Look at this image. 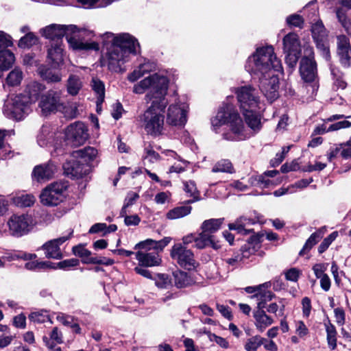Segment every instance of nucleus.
Here are the masks:
<instances>
[{
	"instance_id": "1",
	"label": "nucleus",
	"mask_w": 351,
	"mask_h": 351,
	"mask_svg": "<svg viewBox=\"0 0 351 351\" xmlns=\"http://www.w3.org/2000/svg\"><path fill=\"white\" fill-rule=\"evenodd\" d=\"M236 94L249 130L245 128L242 119L231 105L227 104L219 108L211 119L212 126L216 132L220 126L226 125L228 130L223 134V138L232 141H243L258 132L262 128L261 111L264 109L257 90L252 86L238 88Z\"/></svg>"
},
{
	"instance_id": "2",
	"label": "nucleus",
	"mask_w": 351,
	"mask_h": 351,
	"mask_svg": "<svg viewBox=\"0 0 351 351\" xmlns=\"http://www.w3.org/2000/svg\"><path fill=\"white\" fill-rule=\"evenodd\" d=\"M40 34L45 38L50 40V43L56 40H62L66 36V40L73 49L75 50H99V45L96 42H84L81 40L83 36L91 34L85 29H80L75 25H62L51 24L40 29Z\"/></svg>"
},
{
	"instance_id": "3",
	"label": "nucleus",
	"mask_w": 351,
	"mask_h": 351,
	"mask_svg": "<svg viewBox=\"0 0 351 351\" xmlns=\"http://www.w3.org/2000/svg\"><path fill=\"white\" fill-rule=\"evenodd\" d=\"M107 35L113 37V42L110 47L107 56L108 64L111 69L117 71L121 64L128 61L130 53H136V48L139 47L137 40L128 34H123L114 37V34Z\"/></svg>"
},
{
	"instance_id": "4",
	"label": "nucleus",
	"mask_w": 351,
	"mask_h": 351,
	"mask_svg": "<svg viewBox=\"0 0 351 351\" xmlns=\"http://www.w3.org/2000/svg\"><path fill=\"white\" fill-rule=\"evenodd\" d=\"M247 63L251 72L261 76L272 73V71H282L281 61L271 45L257 48L248 58Z\"/></svg>"
},
{
	"instance_id": "5",
	"label": "nucleus",
	"mask_w": 351,
	"mask_h": 351,
	"mask_svg": "<svg viewBox=\"0 0 351 351\" xmlns=\"http://www.w3.org/2000/svg\"><path fill=\"white\" fill-rule=\"evenodd\" d=\"M168 105L167 98L154 100L140 117L142 127L148 135L154 137L162 134L165 124V110Z\"/></svg>"
},
{
	"instance_id": "6",
	"label": "nucleus",
	"mask_w": 351,
	"mask_h": 351,
	"mask_svg": "<svg viewBox=\"0 0 351 351\" xmlns=\"http://www.w3.org/2000/svg\"><path fill=\"white\" fill-rule=\"evenodd\" d=\"M169 80L165 76L154 74L134 84L133 92L136 94H143L149 89L145 95V99L152 102L154 100L166 98Z\"/></svg>"
},
{
	"instance_id": "7",
	"label": "nucleus",
	"mask_w": 351,
	"mask_h": 351,
	"mask_svg": "<svg viewBox=\"0 0 351 351\" xmlns=\"http://www.w3.org/2000/svg\"><path fill=\"white\" fill-rule=\"evenodd\" d=\"M223 220V218H219L204 221L200 226L201 232L195 240V247L198 249H204L208 246L215 250L220 248L221 245L215 240L214 234L221 228Z\"/></svg>"
},
{
	"instance_id": "8",
	"label": "nucleus",
	"mask_w": 351,
	"mask_h": 351,
	"mask_svg": "<svg viewBox=\"0 0 351 351\" xmlns=\"http://www.w3.org/2000/svg\"><path fill=\"white\" fill-rule=\"evenodd\" d=\"M28 110L27 98L22 95H17L6 99L3 112L8 118L19 121L27 114Z\"/></svg>"
},
{
	"instance_id": "9",
	"label": "nucleus",
	"mask_w": 351,
	"mask_h": 351,
	"mask_svg": "<svg viewBox=\"0 0 351 351\" xmlns=\"http://www.w3.org/2000/svg\"><path fill=\"white\" fill-rule=\"evenodd\" d=\"M68 185L66 182H56L44 189L40 195V202L45 206H57L64 198Z\"/></svg>"
},
{
	"instance_id": "10",
	"label": "nucleus",
	"mask_w": 351,
	"mask_h": 351,
	"mask_svg": "<svg viewBox=\"0 0 351 351\" xmlns=\"http://www.w3.org/2000/svg\"><path fill=\"white\" fill-rule=\"evenodd\" d=\"M7 225L10 235L21 237L30 232L32 219L28 215H13L8 220Z\"/></svg>"
},
{
	"instance_id": "11",
	"label": "nucleus",
	"mask_w": 351,
	"mask_h": 351,
	"mask_svg": "<svg viewBox=\"0 0 351 351\" xmlns=\"http://www.w3.org/2000/svg\"><path fill=\"white\" fill-rule=\"evenodd\" d=\"M88 128L82 122H75L65 130V138L68 144L78 147L85 143L88 138Z\"/></svg>"
},
{
	"instance_id": "12",
	"label": "nucleus",
	"mask_w": 351,
	"mask_h": 351,
	"mask_svg": "<svg viewBox=\"0 0 351 351\" xmlns=\"http://www.w3.org/2000/svg\"><path fill=\"white\" fill-rule=\"evenodd\" d=\"M313 38L317 49L327 61L330 59V53L328 43V33L321 21H317L311 27Z\"/></svg>"
},
{
	"instance_id": "13",
	"label": "nucleus",
	"mask_w": 351,
	"mask_h": 351,
	"mask_svg": "<svg viewBox=\"0 0 351 351\" xmlns=\"http://www.w3.org/2000/svg\"><path fill=\"white\" fill-rule=\"evenodd\" d=\"M189 106L184 102L176 101L169 105L167 113V123L171 125L182 127L187 121Z\"/></svg>"
},
{
	"instance_id": "14",
	"label": "nucleus",
	"mask_w": 351,
	"mask_h": 351,
	"mask_svg": "<svg viewBox=\"0 0 351 351\" xmlns=\"http://www.w3.org/2000/svg\"><path fill=\"white\" fill-rule=\"evenodd\" d=\"M171 258L182 267L191 270L195 267L196 261L191 250L180 243L175 244L171 250Z\"/></svg>"
},
{
	"instance_id": "15",
	"label": "nucleus",
	"mask_w": 351,
	"mask_h": 351,
	"mask_svg": "<svg viewBox=\"0 0 351 351\" xmlns=\"http://www.w3.org/2000/svg\"><path fill=\"white\" fill-rule=\"evenodd\" d=\"M60 90H49L40 97L39 107L43 114H47L60 110L63 106Z\"/></svg>"
},
{
	"instance_id": "16",
	"label": "nucleus",
	"mask_w": 351,
	"mask_h": 351,
	"mask_svg": "<svg viewBox=\"0 0 351 351\" xmlns=\"http://www.w3.org/2000/svg\"><path fill=\"white\" fill-rule=\"evenodd\" d=\"M259 87L265 97L272 102L278 97L279 80L273 73L259 77Z\"/></svg>"
},
{
	"instance_id": "17",
	"label": "nucleus",
	"mask_w": 351,
	"mask_h": 351,
	"mask_svg": "<svg viewBox=\"0 0 351 351\" xmlns=\"http://www.w3.org/2000/svg\"><path fill=\"white\" fill-rule=\"evenodd\" d=\"M73 230L68 236H63L58 239L50 240L43 244L41 248L45 251V257L47 258L61 259L63 256L60 245L67 241L72 235Z\"/></svg>"
},
{
	"instance_id": "18",
	"label": "nucleus",
	"mask_w": 351,
	"mask_h": 351,
	"mask_svg": "<svg viewBox=\"0 0 351 351\" xmlns=\"http://www.w3.org/2000/svg\"><path fill=\"white\" fill-rule=\"evenodd\" d=\"M64 173L72 178L79 179L87 175L89 167L84 161L73 160L63 165Z\"/></svg>"
},
{
	"instance_id": "19",
	"label": "nucleus",
	"mask_w": 351,
	"mask_h": 351,
	"mask_svg": "<svg viewBox=\"0 0 351 351\" xmlns=\"http://www.w3.org/2000/svg\"><path fill=\"white\" fill-rule=\"evenodd\" d=\"M300 72L305 82H311L314 81L317 76L315 61L310 58H302L300 62Z\"/></svg>"
},
{
	"instance_id": "20",
	"label": "nucleus",
	"mask_w": 351,
	"mask_h": 351,
	"mask_svg": "<svg viewBox=\"0 0 351 351\" xmlns=\"http://www.w3.org/2000/svg\"><path fill=\"white\" fill-rule=\"evenodd\" d=\"M136 258L139 263V265L143 267L159 266L162 260L158 252H147L140 250L136 253Z\"/></svg>"
},
{
	"instance_id": "21",
	"label": "nucleus",
	"mask_w": 351,
	"mask_h": 351,
	"mask_svg": "<svg viewBox=\"0 0 351 351\" xmlns=\"http://www.w3.org/2000/svg\"><path fill=\"white\" fill-rule=\"evenodd\" d=\"M56 171V167L53 163H47L36 166L33 170L34 179L38 182H45L53 178Z\"/></svg>"
},
{
	"instance_id": "22",
	"label": "nucleus",
	"mask_w": 351,
	"mask_h": 351,
	"mask_svg": "<svg viewBox=\"0 0 351 351\" xmlns=\"http://www.w3.org/2000/svg\"><path fill=\"white\" fill-rule=\"evenodd\" d=\"M171 241V238L169 237H165L160 241L148 239L137 243L134 246V249H140L143 251H147L153 249L158 252H161L170 243Z\"/></svg>"
},
{
	"instance_id": "23",
	"label": "nucleus",
	"mask_w": 351,
	"mask_h": 351,
	"mask_svg": "<svg viewBox=\"0 0 351 351\" xmlns=\"http://www.w3.org/2000/svg\"><path fill=\"white\" fill-rule=\"evenodd\" d=\"M48 60L53 66L59 65L63 60L62 40L50 43L47 53Z\"/></svg>"
},
{
	"instance_id": "24",
	"label": "nucleus",
	"mask_w": 351,
	"mask_h": 351,
	"mask_svg": "<svg viewBox=\"0 0 351 351\" xmlns=\"http://www.w3.org/2000/svg\"><path fill=\"white\" fill-rule=\"evenodd\" d=\"M45 90V85L36 81H32L27 84L25 93L30 102H36Z\"/></svg>"
},
{
	"instance_id": "25",
	"label": "nucleus",
	"mask_w": 351,
	"mask_h": 351,
	"mask_svg": "<svg viewBox=\"0 0 351 351\" xmlns=\"http://www.w3.org/2000/svg\"><path fill=\"white\" fill-rule=\"evenodd\" d=\"M255 326L260 332H263L266 328L274 323V319L266 314L263 309H258L254 312Z\"/></svg>"
},
{
	"instance_id": "26",
	"label": "nucleus",
	"mask_w": 351,
	"mask_h": 351,
	"mask_svg": "<svg viewBox=\"0 0 351 351\" xmlns=\"http://www.w3.org/2000/svg\"><path fill=\"white\" fill-rule=\"evenodd\" d=\"M285 51H301L298 36L295 33H289L283 38Z\"/></svg>"
},
{
	"instance_id": "27",
	"label": "nucleus",
	"mask_w": 351,
	"mask_h": 351,
	"mask_svg": "<svg viewBox=\"0 0 351 351\" xmlns=\"http://www.w3.org/2000/svg\"><path fill=\"white\" fill-rule=\"evenodd\" d=\"M43 339L46 346L49 349H53L56 344H60L63 342L62 334L57 327L53 328L49 334V338L45 336Z\"/></svg>"
},
{
	"instance_id": "28",
	"label": "nucleus",
	"mask_w": 351,
	"mask_h": 351,
	"mask_svg": "<svg viewBox=\"0 0 351 351\" xmlns=\"http://www.w3.org/2000/svg\"><path fill=\"white\" fill-rule=\"evenodd\" d=\"M254 223V221L245 217H240L238 218L234 223H231L228 224V228L230 230H236L239 232H243L245 234H249L251 230L245 228V226L250 224Z\"/></svg>"
},
{
	"instance_id": "29",
	"label": "nucleus",
	"mask_w": 351,
	"mask_h": 351,
	"mask_svg": "<svg viewBox=\"0 0 351 351\" xmlns=\"http://www.w3.org/2000/svg\"><path fill=\"white\" fill-rule=\"evenodd\" d=\"M325 228H320L318 231L313 233L306 241L303 248L300 252V255H304L306 252L309 251L322 238Z\"/></svg>"
},
{
	"instance_id": "30",
	"label": "nucleus",
	"mask_w": 351,
	"mask_h": 351,
	"mask_svg": "<svg viewBox=\"0 0 351 351\" xmlns=\"http://www.w3.org/2000/svg\"><path fill=\"white\" fill-rule=\"evenodd\" d=\"M15 61L14 53L8 50L0 51V68L2 70H7L12 66Z\"/></svg>"
},
{
	"instance_id": "31",
	"label": "nucleus",
	"mask_w": 351,
	"mask_h": 351,
	"mask_svg": "<svg viewBox=\"0 0 351 351\" xmlns=\"http://www.w3.org/2000/svg\"><path fill=\"white\" fill-rule=\"evenodd\" d=\"M253 298H256L258 300L257 304L258 309H263L266 307L267 302L275 298V294L270 291H263L261 289L253 295Z\"/></svg>"
},
{
	"instance_id": "32",
	"label": "nucleus",
	"mask_w": 351,
	"mask_h": 351,
	"mask_svg": "<svg viewBox=\"0 0 351 351\" xmlns=\"http://www.w3.org/2000/svg\"><path fill=\"white\" fill-rule=\"evenodd\" d=\"M192 207L190 206H182L170 210L167 213V218L171 220L184 217L191 213Z\"/></svg>"
},
{
	"instance_id": "33",
	"label": "nucleus",
	"mask_w": 351,
	"mask_h": 351,
	"mask_svg": "<svg viewBox=\"0 0 351 351\" xmlns=\"http://www.w3.org/2000/svg\"><path fill=\"white\" fill-rule=\"evenodd\" d=\"M67 91L71 95H76L82 87L80 78L75 75H71L67 80Z\"/></svg>"
},
{
	"instance_id": "34",
	"label": "nucleus",
	"mask_w": 351,
	"mask_h": 351,
	"mask_svg": "<svg viewBox=\"0 0 351 351\" xmlns=\"http://www.w3.org/2000/svg\"><path fill=\"white\" fill-rule=\"evenodd\" d=\"M5 131L0 130V159L5 160L12 157L10 145L5 141Z\"/></svg>"
},
{
	"instance_id": "35",
	"label": "nucleus",
	"mask_w": 351,
	"mask_h": 351,
	"mask_svg": "<svg viewBox=\"0 0 351 351\" xmlns=\"http://www.w3.org/2000/svg\"><path fill=\"white\" fill-rule=\"evenodd\" d=\"M23 79V71L19 68H15L8 73L5 80L8 86H16L21 84Z\"/></svg>"
},
{
	"instance_id": "36",
	"label": "nucleus",
	"mask_w": 351,
	"mask_h": 351,
	"mask_svg": "<svg viewBox=\"0 0 351 351\" xmlns=\"http://www.w3.org/2000/svg\"><path fill=\"white\" fill-rule=\"evenodd\" d=\"M37 257L36 254L26 253L23 252H13L5 253L2 257L3 259L12 261L18 259H23L25 261L35 259Z\"/></svg>"
},
{
	"instance_id": "37",
	"label": "nucleus",
	"mask_w": 351,
	"mask_h": 351,
	"mask_svg": "<svg viewBox=\"0 0 351 351\" xmlns=\"http://www.w3.org/2000/svg\"><path fill=\"white\" fill-rule=\"evenodd\" d=\"M336 16L341 26L348 33L351 32V20L348 17L346 10L338 8L335 10Z\"/></svg>"
},
{
	"instance_id": "38",
	"label": "nucleus",
	"mask_w": 351,
	"mask_h": 351,
	"mask_svg": "<svg viewBox=\"0 0 351 351\" xmlns=\"http://www.w3.org/2000/svg\"><path fill=\"white\" fill-rule=\"evenodd\" d=\"M27 262L25 265V267L28 270H40L46 269H56V267L53 265V263L50 261H33Z\"/></svg>"
},
{
	"instance_id": "39",
	"label": "nucleus",
	"mask_w": 351,
	"mask_h": 351,
	"mask_svg": "<svg viewBox=\"0 0 351 351\" xmlns=\"http://www.w3.org/2000/svg\"><path fill=\"white\" fill-rule=\"evenodd\" d=\"M14 203L20 207H29L32 206L35 201L36 198L33 195L31 194H21L13 199Z\"/></svg>"
},
{
	"instance_id": "40",
	"label": "nucleus",
	"mask_w": 351,
	"mask_h": 351,
	"mask_svg": "<svg viewBox=\"0 0 351 351\" xmlns=\"http://www.w3.org/2000/svg\"><path fill=\"white\" fill-rule=\"evenodd\" d=\"M75 154L77 155V157H80L81 159L86 163L87 160H93L96 157L97 150L94 147H87L77 151Z\"/></svg>"
},
{
	"instance_id": "41",
	"label": "nucleus",
	"mask_w": 351,
	"mask_h": 351,
	"mask_svg": "<svg viewBox=\"0 0 351 351\" xmlns=\"http://www.w3.org/2000/svg\"><path fill=\"white\" fill-rule=\"evenodd\" d=\"M175 285L178 288L186 287L190 285V278L186 272L177 271L173 273Z\"/></svg>"
},
{
	"instance_id": "42",
	"label": "nucleus",
	"mask_w": 351,
	"mask_h": 351,
	"mask_svg": "<svg viewBox=\"0 0 351 351\" xmlns=\"http://www.w3.org/2000/svg\"><path fill=\"white\" fill-rule=\"evenodd\" d=\"M92 87L97 95V104H101L104 100L105 88L103 82L99 80L93 79L92 81Z\"/></svg>"
},
{
	"instance_id": "43",
	"label": "nucleus",
	"mask_w": 351,
	"mask_h": 351,
	"mask_svg": "<svg viewBox=\"0 0 351 351\" xmlns=\"http://www.w3.org/2000/svg\"><path fill=\"white\" fill-rule=\"evenodd\" d=\"M212 171L214 173L225 172L231 173L233 172V167L230 160L223 159L219 160L215 165Z\"/></svg>"
},
{
	"instance_id": "44",
	"label": "nucleus",
	"mask_w": 351,
	"mask_h": 351,
	"mask_svg": "<svg viewBox=\"0 0 351 351\" xmlns=\"http://www.w3.org/2000/svg\"><path fill=\"white\" fill-rule=\"evenodd\" d=\"M37 42L38 38L33 33H27L24 36L21 38L18 46L20 48H29L36 45Z\"/></svg>"
},
{
	"instance_id": "45",
	"label": "nucleus",
	"mask_w": 351,
	"mask_h": 351,
	"mask_svg": "<svg viewBox=\"0 0 351 351\" xmlns=\"http://www.w3.org/2000/svg\"><path fill=\"white\" fill-rule=\"evenodd\" d=\"M327 332V341L329 346L335 349L337 346V331L335 327L330 323L325 324Z\"/></svg>"
},
{
	"instance_id": "46",
	"label": "nucleus",
	"mask_w": 351,
	"mask_h": 351,
	"mask_svg": "<svg viewBox=\"0 0 351 351\" xmlns=\"http://www.w3.org/2000/svg\"><path fill=\"white\" fill-rule=\"evenodd\" d=\"M265 339L258 335L254 336L249 339L245 344L246 351H257V349L263 344Z\"/></svg>"
},
{
	"instance_id": "47",
	"label": "nucleus",
	"mask_w": 351,
	"mask_h": 351,
	"mask_svg": "<svg viewBox=\"0 0 351 351\" xmlns=\"http://www.w3.org/2000/svg\"><path fill=\"white\" fill-rule=\"evenodd\" d=\"M184 190L187 193L189 194V196L193 197V199L189 200L187 202L188 203H193L199 199V192L193 181L184 182Z\"/></svg>"
},
{
	"instance_id": "48",
	"label": "nucleus",
	"mask_w": 351,
	"mask_h": 351,
	"mask_svg": "<svg viewBox=\"0 0 351 351\" xmlns=\"http://www.w3.org/2000/svg\"><path fill=\"white\" fill-rule=\"evenodd\" d=\"M29 319L31 321L37 323H44L48 321L51 322L47 312L43 310L31 313L29 315Z\"/></svg>"
},
{
	"instance_id": "49",
	"label": "nucleus",
	"mask_w": 351,
	"mask_h": 351,
	"mask_svg": "<svg viewBox=\"0 0 351 351\" xmlns=\"http://www.w3.org/2000/svg\"><path fill=\"white\" fill-rule=\"evenodd\" d=\"M337 55L341 64L344 67H349L351 64V48L337 49Z\"/></svg>"
},
{
	"instance_id": "50",
	"label": "nucleus",
	"mask_w": 351,
	"mask_h": 351,
	"mask_svg": "<svg viewBox=\"0 0 351 351\" xmlns=\"http://www.w3.org/2000/svg\"><path fill=\"white\" fill-rule=\"evenodd\" d=\"M40 74L41 77L48 82H58L62 79L59 73L53 72L50 69H46L45 71L40 70Z\"/></svg>"
},
{
	"instance_id": "51",
	"label": "nucleus",
	"mask_w": 351,
	"mask_h": 351,
	"mask_svg": "<svg viewBox=\"0 0 351 351\" xmlns=\"http://www.w3.org/2000/svg\"><path fill=\"white\" fill-rule=\"evenodd\" d=\"M139 195L138 193L130 191L128 193L127 197L125 199L124 205L121 210V215L125 216L127 214V208L133 205L137 199H138Z\"/></svg>"
},
{
	"instance_id": "52",
	"label": "nucleus",
	"mask_w": 351,
	"mask_h": 351,
	"mask_svg": "<svg viewBox=\"0 0 351 351\" xmlns=\"http://www.w3.org/2000/svg\"><path fill=\"white\" fill-rule=\"evenodd\" d=\"M160 158V155L156 152L150 145L145 147L143 156V160L145 161L154 163L158 161Z\"/></svg>"
},
{
	"instance_id": "53",
	"label": "nucleus",
	"mask_w": 351,
	"mask_h": 351,
	"mask_svg": "<svg viewBox=\"0 0 351 351\" xmlns=\"http://www.w3.org/2000/svg\"><path fill=\"white\" fill-rule=\"evenodd\" d=\"M145 66V65H139L137 69L134 70L132 73L128 75V80L134 82L142 77L145 73L149 72L150 68H144Z\"/></svg>"
},
{
	"instance_id": "54",
	"label": "nucleus",
	"mask_w": 351,
	"mask_h": 351,
	"mask_svg": "<svg viewBox=\"0 0 351 351\" xmlns=\"http://www.w3.org/2000/svg\"><path fill=\"white\" fill-rule=\"evenodd\" d=\"M286 22L289 26L302 28L304 25L303 18L297 14L289 15L286 19Z\"/></svg>"
},
{
	"instance_id": "55",
	"label": "nucleus",
	"mask_w": 351,
	"mask_h": 351,
	"mask_svg": "<svg viewBox=\"0 0 351 351\" xmlns=\"http://www.w3.org/2000/svg\"><path fill=\"white\" fill-rule=\"evenodd\" d=\"M153 280L155 281L156 285L160 289L167 288L171 284L168 276L162 274H156Z\"/></svg>"
},
{
	"instance_id": "56",
	"label": "nucleus",
	"mask_w": 351,
	"mask_h": 351,
	"mask_svg": "<svg viewBox=\"0 0 351 351\" xmlns=\"http://www.w3.org/2000/svg\"><path fill=\"white\" fill-rule=\"evenodd\" d=\"M287 53L285 61L286 63L291 67H294L300 56V51H285Z\"/></svg>"
},
{
	"instance_id": "57",
	"label": "nucleus",
	"mask_w": 351,
	"mask_h": 351,
	"mask_svg": "<svg viewBox=\"0 0 351 351\" xmlns=\"http://www.w3.org/2000/svg\"><path fill=\"white\" fill-rule=\"evenodd\" d=\"M337 234V232H334L323 240L318 247V252L319 254L323 253L328 249L329 245L336 239Z\"/></svg>"
},
{
	"instance_id": "58",
	"label": "nucleus",
	"mask_w": 351,
	"mask_h": 351,
	"mask_svg": "<svg viewBox=\"0 0 351 351\" xmlns=\"http://www.w3.org/2000/svg\"><path fill=\"white\" fill-rule=\"evenodd\" d=\"M301 271L295 267L291 268L285 272L287 280L297 282L301 275Z\"/></svg>"
},
{
	"instance_id": "59",
	"label": "nucleus",
	"mask_w": 351,
	"mask_h": 351,
	"mask_svg": "<svg viewBox=\"0 0 351 351\" xmlns=\"http://www.w3.org/2000/svg\"><path fill=\"white\" fill-rule=\"evenodd\" d=\"M73 252L75 255L82 258L83 262L84 260L88 259L91 254V252L88 250L81 245L74 246L73 247Z\"/></svg>"
},
{
	"instance_id": "60",
	"label": "nucleus",
	"mask_w": 351,
	"mask_h": 351,
	"mask_svg": "<svg viewBox=\"0 0 351 351\" xmlns=\"http://www.w3.org/2000/svg\"><path fill=\"white\" fill-rule=\"evenodd\" d=\"M79 264V261L76 258H71V259H66L62 261H60L58 263H53V265L56 267V269H66L68 267H72L77 266Z\"/></svg>"
},
{
	"instance_id": "61",
	"label": "nucleus",
	"mask_w": 351,
	"mask_h": 351,
	"mask_svg": "<svg viewBox=\"0 0 351 351\" xmlns=\"http://www.w3.org/2000/svg\"><path fill=\"white\" fill-rule=\"evenodd\" d=\"M328 264L325 263H317L313 265V271L317 278H321L324 275H326L324 272L326 271Z\"/></svg>"
},
{
	"instance_id": "62",
	"label": "nucleus",
	"mask_w": 351,
	"mask_h": 351,
	"mask_svg": "<svg viewBox=\"0 0 351 351\" xmlns=\"http://www.w3.org/2000/svg\"><path fill=\"white\" fill-rule=\"evenodd\" d=\"M337 49H345L351 48L350 43L348 37L345 35H339L337 37Z\"/></svg>"
},
{
	"instance_id": "63",
	"label": "nucleus",
	"mask_w": 351,
	"mask_h": 351,
	"mask_svg": "<svg viewBox=\"0 0 351 351\" xmlns=\"http://www.w3.org/2000/svg\"><path fill=\"white\" fill-rule=\"evenodd\" d=\"M13 43L12 37L3 31H0V48L11 47Z\"/></svg>"
},
{
	"instance_id": "64",
	"label": "nucleus",
	"mask_w": 351,
	"mask_h": 351,
	"mask_svg": "<svg viewBox=\"0 0 351 351\" xmlns=\"http://www.w3.org/2000/svg\"><path fill=\"white\" fill-rule=\"evenodd\" d=\"M295 332L301 338H303L308 335V329L302 321L296 322Z\"/></svg>"
}]
</instances>
